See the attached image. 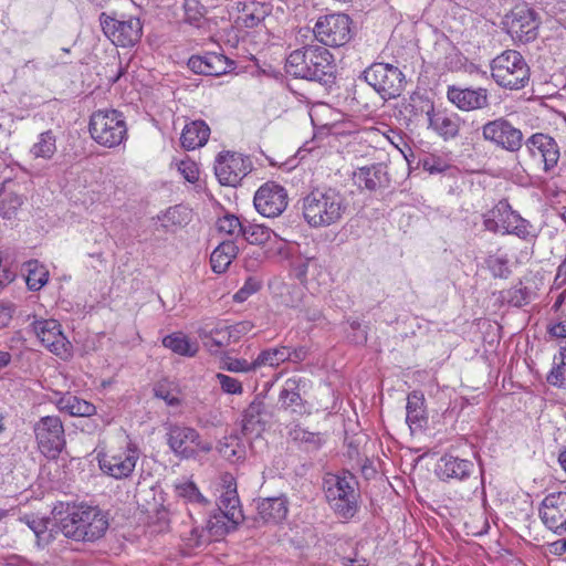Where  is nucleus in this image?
Returning <instances> with one entry per match:
<instances>
[{
	"mask_svg": "<svg viewBox=\"0 0 566 566\" xmlns=\"http://www.w3.org/2000/svg\"><path fill=\"white\" fill-rule=\"evenodd\" d=\"M285 72L295 77L329 86L335 81L336 67L331 52L321 45H304L286 57Z\"/></svg>",
	"mask_w": 566,
	"mask_h": 566,
	"instance_id": "f257e3e1",
	"label": "nucleus"
},
{
	"mask_svg": "<svg viewBox=\"0 0 566 566\" xmlns=\"http://www.w3.org/2000/svg\"><path fill=\"white\" fill-rule=\"evenodd\" d=\"M347 209L345 197L334 188L315 189L302 199V213L313 228L339 222Z\"/></svg>",
	"mask_w": 566,
	"mask_h": 566,
	"instance_id": "f03ea898",
	"label": "nucleus"
},
{
	"mask_svg": "<svg viewBox=\"0 0 566 566\" xmlns=\"http://www.w3.org/2000/svg\"><path fill=\"white\" fill-rule=\"evenodd\" d=\"M59 528L67 538L77 542H94L106 533L108 518L96 506L80 505L73 507L60 520Z\"/></svg>",
	"mask_w": 566,
	"mask_h": 566,
	"instance_id": "7ed1b4c3",
	"label": "nucleus"
},
{
	"mask_svg": "<svg viewBox=\"0 0 566 566\" xmlns=\"http://www.w3.org/2000/svg\"><path fill=\"white\" fill-rule=\"evenodd\" d=\"M356 478L349 473H328L324 478L325 497L333 512L345 521L352 520L358 512L359 493Z\"/></svg>",
	"mask_w": 566,
	"mask_h": 566,
	"instance_id": "20e7f679",
	"label": "nucleus"
},
{
	"mask_svg": "<svg viewBox=\"0 0 566 566\" xmlns=\"http://www.w3.org/2000/svg\"><path fill=\"white\" fill-rule=\"evenodd\" d=\"M491 75L501 87L521 90L527 85L531 71L520 52L506 50L492 60Z\"/></svg>",
	"mask_w": 566,
	"mask_h": 566,
	"instance_id": "39448f33",
	"label": "nucleus"
},
{
	"mask_svg": "<svg viewBox=\"0 0 566 566\" xmlns=\"http://www.w3.org/2000/svg\"><path fill=\"white\" fill-rule=\"evenodd\" d=\"M92 138L108 148L119 146L127 137V126L123 114L116 109L94 112L88 125Z\"/></svg>",
	"mask_w": 566,
	"mask_h": 566,
	"instance_id": "423d86ee",
	"label": "nucleus"
},
{
	"mask_svg": "<svg viewBox=\"0 0 566 566\" xmlns=\"http://www.w3.org/2000/svg\"><path fill=\"white\" fill-rule=\"evenodd\" d=\"M166 442L171 452L179 459H191L198 452H209L211 443L203 442L197 429L181 423H170L166 428Z\"/></svg>",
	"mask_w": 566,
	"mask_h": 566,
	"instance_id": "0eeeda50",
	"label": "nucleus"
},
{
	"mask_svg": "<svg viewBox=\"0 0 566 566\" xmlns=\"http://www.w3.org/2000/svg\"><path fill=\"white\" fill-rule=\"evenodd\" d=\"M363 76L384 99L396 98L403 91L405 75L392 64L373 63Z\"/></svg>",
	"mask_w": 566,
	"mask_h": 566,
	"instance_id": "6e6552de",
	"label": "nucleus"
},
{
	"mask_svg": "<svg viewBox=\"0 0 566 566\" xmlns=\"http://www.w3.org/2000/svg\"><path fill=\"white\" fill-rule=\"evenodd\" d=\"M140 454L139 447L127 438L124 447L107 453H98L97 460L101 470L105 474L122 480L132 475Z\"/></svg>",
	"mask_w": 566,
	"mask_h": 566,
	"instance_id": "1a4fd4ad",
	"label": "nucleus"
},
{
	"mask_svg": "<svg viewBox=\"0 0 566 566\" xmlns=\"http://www.w3.org/2000/svg\"><path fill=\"white\" fill-rule=\"evenodd\" d=\"M99 24L105 36L116 46H133L139 42L143 35V23L139 18L129 17L119 20L114 15L102 12Z\"/></svg>",
	"mask_w": 566,
	"mask_h": 566,
	"instance_id": "9d476101",
	"label": "nucleus"
},
{
	"mask_svg": "<svg viewBox=\"0 0 566 566\" xmlns=\"http://www.w3.org/2000/svg\"><path fill=\"white\" fill-rule=\"evenodd\" d=\"M353 21L348 14L333 13L321 17L314 25V35L326 46H342L353 38Z\"/></svg>",
	"mask_w": 566,
	"mask_h": 566,
	"instance_id": "9b49d317",
	"label": "nucleus"
},
{
	"mask_svg": "<svg viewBox=\"0 0 566 566\" xmlns=\"http://www.w3.org/2000/svg\"><path fill=\"white\" fill-rule=\"evenodd\" d=\"M39 450L43 455L55 459L66 444L64 427L57 416H45L33 428Z\"/></svg>",
	"mask_w": 566,
	"mask_h": 566,
	"instance_id": "f8f14e48",
	"label": "nucleus"
},
{
	"mask_svg": "<svg viewBox=\"0 0 566 566\" xmlns=\"http://www.w3.org/2000/svg\"><path fill=\"white\" fill-rule=\"evenodd\" d=\"M482 136L484 140L510 153H517L525 143L522 130L505 117L485 123L482 126Z\"/></svg>",
	"mask_w": 566,
	"mask_h": 566,
	"instance_id": "ddd939ff",
	"label": "nucleus"
},
{
	"mask_svg": "<svg viewBox=\"0 0 566 566\" xmlns=\"http://www.w3.org/2000/svg\"><path fill=\"white\" fill-rule=\"evenodd\" d=\"M41 344L61 359L72 356L73 346L62 332L61 324L53 318L35 319L30 325Z\"/></svg>",
	"mask_w": 566,
	"mask_h": 566,
	"instance_id": "4468645a",
	"label": "nucleus"
},
{
	"mask_svg": "<svg viewBox=\"0 0 566 566\" xmlns=\"http://www.w3.org/2000/svg\"><path fill=\"white\" fill-rule=\"evenodd\" d=\"M505 24L513 41L526 44L537 38L541 21L534 9L517 6L506 17Z\"/></svg>",
	"mask_w": 566,
	"mask_h": 566,
	"instance_id": "2eb2a0df",
	"label": "nucleus"
},
{
	"mask_svg": "<svg viewBox=\"0 0 566 566\" xmlns=\"http://www.w3.org/2000/svg\"><path fill=\"white\" fill-rule=\"evenodd\" d=\"M253 203L263 217L275 218L287 207V192L281 185L268 181L256 190Z\"/></svg>",
	"mask_w": 566,
	"mask_h": 566,
	"instance_id": "dca6fc26",
	"label": "nucleus"
},
{
	"mask_svg": "<svg viewBox=\"0 0 566 566\" xmlns=\"http://www.w3.org/2000/svg\"><path fill=\"white\" fill-rule=\"evenodd\" d=\"M250 170V160L237 153H220L214 161V174L223 186L235 187Z\"/></svg>",
	"mask_w": 566,
	"mask_h": 566,
	"instance_id": "f3484780",
	"label": "nucleus"
},
{
	"mask_svg": "<svg viewBox=\"0 0 566 566\" xmlns=\"http://www.w3.org/2000/svg\"><path fill=\"white\" fill-rule=\"evenodd\" d=\"M543 524L556 534L566 533V492H554L544 497L539 506Z\"/></svg>",
	"mask_w": 566,
	"mask_h": 566,
	"instance_id": "a211bd4d",
	"label": "nucleus"
},
{
	"mask_svg": "<svg viewBox=\"0 0 566 566\" xmlns=\"http://www.w3.org/2000/svg\"><path fill=\"white\" fill-rule=\"evenodd\" d=\"M421 112H426L428 127L444 140L453 139L459 136L461 118L458 114L436 109L433 103H424V105L421 106Z\"/></svg>",
	"mask_w": 566,
	"mask_h": 566,
	"instance_id": "6ab92c4d",
	"label": "nucleus"
},
{
	"mask_svg": "<svg viewBox=\"0 0 566 566\" xmlns=\"http://www.w3.org/2000/svg\"><path fill=\"white\" fill-rule=\"evenodd\" d=\"M447 97L457 108L463 112L483 109L490 106L489 92L483 87H448Z\"/></svg>",
	"mask_w": 566,
	"mask_h": 566,
	"instance_id": "aec40b11",
	"label": "nucleus"
},
{
	"mask_svg": "<svg viewBox=\"0 0 566 566\" xmlns=\"http://www.w3.org/2000/svg\"><path fill=\"white\" fill-rule=\"evenodd\" d=\"M531 156L539 154L544 163V171H552L558 164L560 153L556 140L543 133H535L524 143Z\"/></svg>",
	"mask_w": 566,
	"mask_h": 566,
	"instance_id": "412c9836",
	"label": "nucleus"
},
{
	"mask_svg": "<svg viewBox=\"0 0 566 566\" xmlns=\"http://www.w3.org/2000/svg\"><path fill=\"white\" fill-rule=\"evenodd\" d=\"M304 387L305 381L302 378L291 377L286 379L279 394L281 408L298 416L310 415L312 406L301 395Z\"/></svg>",
	"mask_w": 566,
	"mask_h": 566,
	"instance_id": "4be33fe9",
	"label": "nucleus"
},
{
	"mask_svg": "<svg viewBox=\"0 0 566 566\" xmlns=\"http://www.w3.org/2000/svg\"><path fill=\"white\" fill-rule=\"evenodd\" d=\"M234 62L226 55L216 52H208L205 55H193L188 61L189 69L207 76H220L233 69Z\"/></svg>",
	"mask_w": 566,
	"mask_h": 566,
	"instance_id": "5701e85b",
	"label": "nucleus"
},
{
	"mask_svg": "<svg viewBox=\"0 0 566 566\" xmlns=\"http://www.w3.org/2000/svg\"><path fill=\"white\" fill-rule=\"evenodd\" d=\"M475 465L472 461L460 459L451 454H444L440 458L436 474L442 481H465L474 472Z\"/></svg>",
	"mask_w": 566,
	"mask_h": 566,
	"instance_id": "b1692460",
	"label": "nucleus"
},
{
	"mask_svg": "<svg viewBox=\"0 0 566 566\" xmlns=\"http://www.w3.org/2000/svg\"><path fill=\"white\" fill-rule=\"evenodd\" d=\"M59 396L54 403L61 412H65L72 417H91L95 415L96 407L71 392L56 394Z\"/></svg>",
	"mask_w": 566,
	"mask_h": 566,
	"instance_id": "393cba45",
	"label": "nucleus"
},
{
	"mask_svg": "<svg viewBox=\"0 0 566 566\" xmlns=\"http://www.w3.org/2000/svg\"><path fill=\"white\" fill-rule=\"evenodd\" d=\"M210 128L206 122L198 119L187 124L180 136L181 146L187 150H195L208 142Z\"/></svg>",
	"mask_w": 566,
	"mask_h": 566,
	"instance_id": "a878e982",
	"label": "nucleus"
},
{
	"mask_svg": "<svg viewBox=\"0 0 566 566\" xmlns=\"http://www.w3.org/2000/svg\"><path fill=\"white\" fill-rule=\"evenodd\" d=\"M230 522L227 521L226 515L222 512L214 511L213 514L210 515L207 522V532L210 537H205L206 531H198L195 528L191 532V536L195 539V546H200L205 543H209L211 537H220L227 534L232 527V524L229 525Z\"/></svg>",
	"mask_w": 566,
	"mask_h": 566,
	"instance_id": "bb28decb",
	"label": "nucleus"
},
{
	"mask_svg": "<svg viewBox=\"0 0 566 566\" xmlns=\"http://www.w3.org/2000/svg\"><path fill=\"white\" fill-rule=\"evenodd\" d=\"M258 514L265 523H279L289 512L287 500L284 496L266 497L258 502Z\"/></svg>",
	"mask_w": 566,
	"mask_h": 566,
	"instance_id": "cd10ccee",
	"label": "nucleus"
},
{
	"mask_svg": "<svg viewBox=\"0 0 566 566\" xmlns=\"http://www.w3.org/2000/svg\"><path fill=\"white\" fill-rule=\"evenodd\" d=\"M406 422L411 431L422 429L426 424L424 396L421 391L413 390L407 397Z\"/></svg>",
	"mask_w": 566,
	"mask_h": 566,
	"instance_id": "c85d7f7f",
	"label": "nucleus"
},
{
	"mask_svg": "<svg viewBox=\"0 0 566 566\" xmlns=\"http://www.w3.org/2000/svg\"><path fill=\"white\" fill-rule=\"evenodd\" d=\"M239 248L234 240H223L211 253L210 263L214 273H224L235 259Z\"/></svg>",
	"mask_w": 566,
	"mask_h": 566,
	"instance_id": "c756f323",
	"label": "nucleus"
},
{
	"mask_svg": "<svg viewBox=\"0 0 566 566\" xmlns=\"http://www.w3.org/2000/svg\"><path fill=\"white\" fill-rule=\"evenodd\" d=\"M157 220L160 222V228H163L165 232L174 233L190 222L191 210L182 205H177L157 216Z\"/></svg>",
	"mask_w": 566,
	"mask_h": 566,
	"instance_id": "7c9ffc66",
	"label": "nucleus"
},
{
	"mask_svg": "<svg viewBox=\"0 0 566 566\" xmlns=\"http://www.w3.org/2000/svg\"><path fill=\"white\" fill-rule=\"evenodd\" d=\"M197 333L209 350H213V348L218 349L232 343L226 324L219 323L214 327H210L206 324L199 327Z\"/></svg>",
	"mask_w": 566,
	"mask_h": 566,
	"instance_id": "2f4dec72",
	"label": "nucleus"
},
{
	"mask_svg": "<svg viewBox=\"0 0 566 566\" xmlns=\"http://www.w3.org/2000/svg\"><path fill=\"white\" fill-rule=\"evenodd\" d=\"M217 511L226 515L227 521L235 527L243 521V514L240 507V500L235 490H227L219 497Z\"/></svg>",
	"mask_w": 566,
	"mask_h": 566,
	"instance_id": "473e14b6",
	"label": "nucleus"
},
{
	"mask_svg": "<svg viewBox=\"0 0 566 566\" xmlns=\"http://www.w3.org/2000/svg\"><path fill=\"white\" fill-rule=\"evenodd\" d=\"M56 136L48 129L38 135L36 142L30 147L29 154L33 159L51 160L56 154Z\"/></svg>",
	"mask_w": 566,
	"mask_h": 566,
	"instance_id": "72a5a7b5",
	"label": "nucleus"
},
{
	"mask_svg": "<svg viewBox=\"0 0 566 566\" xmlns=\"http://www.w3.org/2000/svg\"><path fill=\"white\" fill-rule=\"evenodd\" d=\"M21 521L34 533L38 546L44 547L54 539L53 530L50 527L52 525L51 518L25 515L21 517Z\"/></svg>",
	"mask_w": 566,
	"mask_h": 566,
	"instance_id": "f704fd0d",
	"label": "nucleus"
},
{
	"mask_svg": "<svg viewBox=\"0 0 566 566\" xmlns=\"http://www.w3.org/2000/svg\"><path fill=\"white\" fill-rule=\"evenodd\" d=\"M269 7L264 3L255 1L244 3L237 23L241 27L252 29L258 27L269 15Z\"/></svg>",
	"mask_w": 566,
	"mask_h": 566,
	"instance_id": "c9c22d12",
	"label": "nucleus"
},
{
	"mask_svg": "<svg viewBox=\"0 0 566 566\" xmlns=\"http://www.w3.org/2000/svg\"><path fill=\"white\" fill-rule=\"evenodd\" d=\"M22 270L25 272V282L29 290L39 291L48 283L49 271L38 260L24 262Z\"/></svg>",
	"mask_w": 566,
	"mask_h": 566,
	"instance_id": "e433bc0d",
	"label": "nucleus"
},
{
	"mask_svg": "<svg viewBox=\"0 0 566 566\" xmlns=\"http://www.w3.org/2000/svg\"><path fill=\"white\" fill-rule=\"evenodd\" d=\"M163 345L172 353L187 357H193L199 349L196 342H190L189 338L180 332L165 336L163 338Z\"/></svg>",
	"mask_w": 566,
	"mask_h": 566,
	"instance_id": "4c0bfd02",
	"label": "nucleus"
},
{
	"mask_svg": "<svg viewBox=\"0 0 566 566\" xmlns=\"http://www.w3.org/2000/svg\"><path fill=\"white\" fill-rule=\"evenodd\" d=\"M220 455L230 463H238L245 459V446L238 436L224 437L218 443Z\"/></svg>",
	"mask_w": 566,
	"mask_h": 566,
	"instance_id": "58836bf2",
	"label": "nucleus"
},
{
	"mask_svg": "<svg viewBox=\"0 0 566 566\" xmlns=\"http://www.w3.org/2000/svg\"><path fill=\"white\" fill-rule=\"evenodd\" d=\"M384 175L381 166L360 167L354 172V182L359 188L375 190L381 185Z\"/></svg>",
	"mask_w": 566,
	"mask_h": 566,
	"instance_id": "ea45409f",
	"label": "nucleus"
},
{
	"mask_svg": "<svg viewBox=\"0 0 566 566\" xmlns=\"http://www.w3.org/2000/svg\"><path fill=\"white\" fill-rule=\"evenodd\" d=\"M289 437L292 441L303 444L307 451H316L323 444L319 432H311L300 426L292 428L289 431Z\"/></svg>",
	"mask_w": 566,
	"mask_h": 566,
	"instance_id": "a19ab883",
	"label": "nucleus"
},
{
	"mask_svg": "<svg viewBox=\"0 0 566 566\" xmlns=\"http://www.w3.org/2000/svg\"><path fill=\"white\" fill-rule=\"evenodd\" d=\"M289 358L287 346H281L262 350L254 360L256 368L262 366L277 367L287 361Z\"/></svg>",
	"mask_w": 566,
	"mask_h": 566,
	"instance_id": "79ce46f5",
	"label": "nucleus"
},
{
	"mask_svg": "<svg viewBox=\"0 0 566 566\" xmlns=\"http://www.w3.org/2000/svg\"><path fill=\"white\" fill-rule=\"evenodd\" d=\"M547 381L554 387L566 388V350H560L554 357V367L547 375Z\"/></svg>",
	"mask_w": 566,
	"mask_h": 566,
	"instance_id": "37998d69",
	"label": "nucleus"
},
{
	"mask_svg": "<svg viewBox=\"0 0 566 566\" xmlns=\"http://www.w3.org/2000/svg\"><path fill=\"white\" fill-rule=\"evenodd\" d=\"M273 231L263 224H244L241 237L251 244H264L271 237Z\"/></svg>",
	"mask_w": 566,
	"mask_h": 566,
	"instance_id": "c03bdc74",
	"label": "nucleus"
},
{
	"mask_svg": "<svg viewBox=\"0 0 566 566\" xmlns=\"http://www.w3.org/2000/svg\"><path fill=\"white\" fill-rule=\"evenodd\" d=\"M182 8L184 21L199 28L207 12L206 7L199 0H185Z\"/></svg>",
	"mask_w": 566,
	"mask_h": 566,
	"instance_id": "a18cd8bd",
	"label": "nucleus"
},
{
	"mask_svg": "<svg viewBox=\"0 0 566 566\" xmlns=\"http://www.w3.org/2000/svg\"><path fill=\"white\" fill-rule=\"evenodd\" d=\"M264 411V402L260 398H255L244 410L243 413V431H253L255 426L261 422V415Z\"/></svg>",
	"mask_w": 566,
	"mask_h": 566,
	"instance_id": "49530a36",
	"label": "nucleus"
},
{
	"mask_svg": "<svg viewBox=\"0 0 566 566\" xmlns=\"http://www.w3.org/2000/svg\"><path fill=\"white\" fill-rule=\"evenodd\" d=\"M509 258L505 254H492L485 259L486 268L494 277L507 279L511 274Z\"/></svg>",
	"mask_w": 566,
	"mask_h": 566,
	"instance_id": "de8ad7c7",
	"label": "nucleus"
},
{
	"mask_svg": "<svg viewBox=\"0 0 566 566\" xmlns=\"http://www.w3.org/2000/svg\"><path fill=\"white\" fill-rule=\"evenodd\" d=\"M244 223H242L234 214H226L217 222V228L220 233H224L232 238V240L241 237Z\"/></svg>",
	"mask_w": 566,
	"mask_h": 566,
	"instance_id": "09e8293b",
	"label": "nucleus"
},
{
	"mask_svg": "<svg viewBox=\"0 0 566 566\" xmlns=\"http://www.w3.org/2000/svg\"><path fill=\"white\" fill-rule=\"evenodd\" d=\"M510 211V203L506 200L499 201L488 213L483 216V224L488 231L497 232L502 229L497 220L494 217L501 216V213H507Z\"/></svg>",
	"mask_w": 566,
	"mask_h": 566,
	"instance_id": "8fccbe9b",
	"label": "nucleus"
},
{
	"mask_svg": "<svg viewBox=\"0 0 566 566\" xmlns=\"http://www.w3.org/2000/svg\"><path fill=\"white\" fill-rule=\"evenodd\" d=\"M531 224L522 218L516 211L513 214L512 223L504 226V233L515 234L521 239H527L531 235Z\"/></svg>",
	"mask_w": 566,
	"mask_h": 566,
	"instance_id": "3c124183",
	"label": "nucleus"
},
{
	"mask_svg": "<svg viewBox=\"0 0 566 566\" xmlns=\"http://www.w3.org/2000/svg\"><path fill=\"white\" fill-rule=\"evenodd\" d=\"M22 203L23 200L19 195L11 193L0 202V216L3 219H11Z\"/></svg>",
	"mask_w": 566,
	"mask_h": 566,
	"instance_id": "603ef678",
	"label": "nucleus"
},
{
	"mask_svg": "<svg viewBox=\"0 0 566 566\" xmlns=\"http://www.w3.org/2000/svg\"><path fill=\"white\" fill-rule=\"evenodd\" d=\"M216 378L223 392L229 395H241L243 392L242 384L237 378L221 373L217 374Z\"/></svg>",
	"mask_w": 566,
	"mask_h": 566,
	"instance_id": "864d4df0",
	"label": "nucleus"
},
{
	"mask_svg": "<svg viewBox=\"0 0 566 566\" xmlns=\"http://www.w3.org/2000/svg\"><path fill=\"white\" fill-rule=\"evenodd\" d=\"M223 369L231 373H251L256 370L255 360L249 363L243 358H229L224 361Z\"/></svg>",
	"mask_w": 566,
	"mask_h": 566,
	"instance_id": "5fc2aeb1",
	"label": "nucleus"
},
{
	"mask_svg": "<svg viewBox=\"0 0 566 566\" xmlns=\"http://www.w3.org/2000/svg\"><path fill=\"white\" fill-rule=\"evenodd\" d=\"M177 491L179 496L187 499L190 502L195 503H205L206 499L200 493L198 488L193 482H186L179 486H177Z\"/></svg>",
	"mask_w": 566,
	"mask_h": 566,
	"instance_id": "6e6d98bb",
	"label": "nucleus"
},
{
	"mask_svg": "<svg viewBox=\"0 0 566 566\" xmlns=\"http://www.w3.org/2000/svg\"><path fill=\"white\" fill-rule=\"evenodd\" d=\"M422 167L429 174H442L452 167L442 158L436 156H429L422 160Z\"/></svg>",
	"mask_w": 566,
	"mask_h": 566,
	"instance_id": "4d7b16f0",
	"label": "nucleus"
},
{
	"mask_svg": "<svg viewBox=\"0 0 566 566\" xmlns=\"http://www.w3.org/2000/svg\"><path fill=\"white\" fill-rule=\"evenodd\" d=\"M261 287V284L258 280L253 277H249L244 285L234 294L233 300L235 302L245 301L251 294L258 292Z\"/></svg>",
	"mask_w": 566,
	"mask_h": 566,
	"instance_id": "13d9d810",
	"label": "nucleus"
},
{
	"mask_svg": "<svg viewBox=\"0 0 566 566\" xmlns=\"http://www.w3.org/2000/svg\"><path fill=\"white\" fill-rule=\"evenodd\" d=\"M253 323L250 321H241L233 325H227L230 337L233 343L238 342L242 336L248 334L253 328Z\"/></svg>",
	"mask_w": 566,
	"mask_h": 566,
	"instance_id": "bf43d9fd",
	"label": "nucleus"
},
{
	"mask_svg": "<svg viewBox=\"0 0 566 566\" xmlns=\"http://www.w3.org/2000/svg\"><path fill=\"white\" fill-rule=\"evenodd\" d=\"M8 256L3 252L0 253V291L14 281L17 273L9 265H2Z\"/></svg>",
	"mask_w": 566,
	"mask_h": 566,
	"instance_id": "052dcab7",
	"label": "nucleus"
},
{
	"mask_svg": "<svg viewBox=\"0 0 566 566\" xmlns=\"http://www.w3.org/2000/svg\"><path fill=\"white\" fill-rule=\"evenodd\" d=\"M310 259L298 258L292 262L293 275L301 282L305 283L308 271Z\"/></svg>",
	"mask_w": 566,
	"mask_h": 566,
	"instance_id": "680f3d73",
	"label": "nucleus"
},
{
	"mask_svg": "<svg viewBox=\"0 0 566 566\" xmlns=\"http://www.w3.org/2000/svg\"><path fill=\"white\" fill-rule=\"evenodd\" d=\"M547 331L551 336L564 340L560 343V350H566V318L549 325Z\"/></svg>",
	"mask_w": 566,
	"mask_h": 566,
	"instance_id": "e2e57ef3",
	"label": "nucleus"
},
{
	"mask_svg": "<svg viewBox=\"0 0 566 566\" xmlns=\"http://www.w3.org/2000/svg\"><path fill=\"white\" fill-rule=\"evenodd\" d=\"M155 396L163 399L168 406L176 407L180 405V399L163 385L154 388Z\"/></svg>",
	"mask_w": 566,
	"mask_h": 566,
	"instance_id": "0e129e2a",
	"label": "nucleus"
},
{
	"mask_svg": "<svg viewBox=\"0 0 566 566\" xmlns=\"http://www.w3.org/2000/svg\"><path fill=\"white\" fill-rule=\"evenodd\" d=\"M347 323L349 324L353 333L352 340L356 344H364L367 342V332L364 327H361V324L356 318H348Z\"/></svg>",
	"mask_w": 566,
	"mask_h": 566,
	"instance_id": "69168bd1",
	"label": "nucleus"
},
{
	"mask_svg": "<svg viewBox=\"0 0 566 566\" xmlns=\"http://www.w3.org/2000/svg\"><path fill=\"white\" fill-rule=\"evenodd\" d=\"M179 171L189 182H196L199 179V169L192 161H181Z\"/></svg>",
	"mask_w": 566,
	"mask_h": 566,
	"instance_id": "338daca9",
	"label": "nucleus"
},
{
	"mask_svg": "<svg viewBox=\"0 0 566 566\" xmlns=\"http://www.w3.org/2000/svg\"><path fill=\"white\" fill-rule=\"evenodd\" d=\"M13 312V304L0 301V329L9 325L12 319Z\"/></svg>",
	"mask_w": 566,
	"mask_h": 566,
	"instance_id": "774afa93",
	"label": "nucleus"
}]
</instances>
